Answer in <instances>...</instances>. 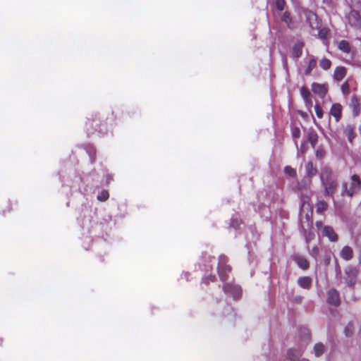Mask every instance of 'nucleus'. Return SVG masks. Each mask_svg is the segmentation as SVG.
<instances>
[{
  "label": "nucleus",
  "mask_w": 361,
  "mask_h": 361,
  "mask_svg": "<svg viewBox=\"0 0 361 361\" xmlns=\"http://www.w3.org/2000/svg\"><path fill=\"white\" fill-rule=\"evenodd\" d=\"M320 179L325 195L332 196L337 188V180L333 176L331 171L328 168L323 169L320 173Z\"/></svg>",
  "instance_id": "obj_1"
},
{
  "label": "nucleus",
  "mask_w": 361,
  "mask_h": 361,
  "mask_svg": "<svg viewBox=\"0 0 361 361\" xmlns=\"http://www.w3.org/2000/svg\"><path fill=\"white\" fill-rule=\"evenodd\" d=\"M361 188V180L357 175H353L350 178V185L343 183L342 185L341 195L352 197L357 193Z\"/></svg>",
  "instance_id": "obj_2"
},
{
  "label": "nucleus",
  "mask_w": 361,
  "mask_h": 361,
  "mask_svg": "<svg viewBox=\"0 0 361 361\" xmlns=\"http://www.w3.org/2000/svg\"><path fill=\"white\" fill-rule=\"evenodd\" d=\"M228 259L224 255H220L218 263V274L221 281L224 283L228 280V274L231 271V268L227 264Z\"/></svg>",
  "instance_id": "obj_3"
},
{
  "label": "nucleus",
  "mask_w": 361,
  "mask_h": 361,
  "mask_svg": "<svg viewBox=\"0 0 361 361\" xmlns=\"http://www.w3.org/2000/svg\"><path fill=\"white\" fill-rule=\"evenodd\" d=\"M223 290L226 294L231 295L235 300L238 299L242 293L239 286L228 282L224 284Z\"/></svg>",
  "instance_id": "obj_4"
},
{
  "label": "nucleus",
  "mask_w": 361,
  "mask_h": 361,
  "mask_svg": "<svg viewBox=\"0 0 361 361\" xmlns=\"http://www.w3.org/2000/svg\"><path fill=\"white\" fill-rule=\"evenodd\" d=\"M347 18L350 26L354 27H359L361 26V16L357 11L355 10L350 11Z\"/></svg>",
  "instance_id": "obj_5"
},
{
  "label": "nucleus",
  "mask_w": 361,
  "mask_h": 361,
  "mask_svg": "<svg viewBox=\"0 0 361 361\" xmlns=\"http://www.w3.org/2000/svg\"><path fill=\"white\" fill-rule=\"evenodd\" d=\"M327 302L329 304L338 306L340 304V298L338 292L332 288L328 291Z\"/></svg>",
  "instance_id": "obj_6"
},
{
  "label": "nucleus",
  "mask_w": 361,
  "mask_h": 361,
  "mask_svg": "<svg viewBox=\"0 0 361 361\" xmlns=\"http://www.w3.org/2000/svg\"><path fill=\"white\" fill-rule=\"evenodd\" d=\"M312 92L317 94L320 98H324L327 93V87L324 85L313 82L312 85Z\"/></svg>",
  "instance_id": "obj_7"
},
{
  "label": "nucleus",
  "mask_w": 361,
  "mask_h": 361,
  "mask_svg": "<svg viewBox=\"0 0 361 361\" xmlns=\"http://www.w3.org/2000/svg\"><path fill=\"white\" fill-rule=\"evenodd\" d=\"M357 273V270L354 268L349 267L345 270L346 282L349 286H353L355 284Z\"/></svg>",
  "instance_id": "obj_8"
},
{
  "label": "nucleus",
  "mask_w": 361,
  "mask_h": 361,
  "mask_svg": "<svg viewBox=\"0 0 361 361\" xmlns=\"http://www.w3.org/2000/svg\"><path fill=\"white\" fill-rule=\"evenodd\" d=\"M292 258L300 269L305 270L309 267V263L305 257L295 254Z\"/></svg>",
  "instance_id": "obj_9"
},
{
  "label": "nucleus",
  "mask_w": 361,
  "mask_h": 361,
  "mask_svg": "<svg viewBox=\"0 0 361 361\" xmlns=\"http://www.w3.org/2000/svg\"><path fill=\"white\" fill-rule=\"evenodd\" d=\"M323 235L326 236L331 241L335 242L337 240L338 237L333 228L330 226H325L323 228Z\"/></svg>",
  "instance_id": "obj_10"
},
{
  "label": "nucleus",
  "mask_w": 361,
  "mask_h": 361,
  "mask_svg": "<svg viewBox=\"0 0 361 361\" xmlns=\"http://www.w3.org/2000/svg\"><path fill=\"white\" fill-rule=\"evenodd\" d=\"M298 284L304 289H309L311 287L312 279L310 276L299 277Z\"/></svg>",
  "instance_id": "obj_11"
},
{
  "label": "nucleus",
  "mask_w": 361,
  "mask_h": 361,
  "mask_svg": "<svg viewBox=\"0 0 361 361\" xmlns=\"http://www.w3.org/2000/svg\"><path fill=\"white\" fill-rule=\"evenodd\" d=\"M341 257L345 261L350 260L353 257V249L349 246H344L341 251Z\"/></svg>",
  "instance_id": "obj_12"
},
{
  "label": "nucleus",
  "mask_w": 361,
  "mask_h": 361,
  "mask_svg": "<svg viewBox=\"0 0 361 361\" xmlns=\"http://www.w3.org/2000/svg\"><path fill=\"white\" fill-rule=\"evenodd\" d=\"M302 353L299 349H289L287 352V357L291 361H297L301 357Z\"/></svg>",
  "instance_id": "obj_13"
},
{
  "label": "nucleus",
  "mask_w": 361,
  "mask_h": 361,
  "mask_svg": "<svg viewBox=\"0 0 361 361\" xmlns=\"http://www.w3.org/2000/svg\"><path fill=\"white\" fill-rule=\"evenodd\" d=\"M341 105L339 104H334L331 108V114L335 117L336 121H338L341 116Z\"/></svg>",
  "instance_id": "obj_14"
},
{
  "label": "nucleus",
  "mask_w": 361,
  "mask_h": 361,
  "mask_svg": "<svg viewBox=\"0 0 361 361\" xmlns=\"http://www.w3.org/2000/svg\"><path fill=\"white\" fill-rule=\"evenodd\" d=\"M301 206H300V216L302 218V214L305 212V210L309 211L310 209V204L309 202V197H301Z\"/></svg>",
  "instance_id": "obj_15"
},
{
  "label": "nucleus",
  "mask_w": 361,
  "mask_h": 361,
  "mask_svg": "<svg viewBox=\"0 0 361 361\" xmlns=\"http://www.w3.org/2000/svg\"><path fill=\"white\" fill-rule=\"evenodd\" d=\"M304 44L302 42H296L293 47V55L295 58H299L302 53Z\"/></svg>",
  "instance_id": "obj_16"
},
{
  "label": "nucleus",
  "mask_w": 361,
  "mask_h": 361,
  "mask_svg": "<svg viewBox=\"0 0 361 361\" xmlns=\"http://www.w3.org/2000/svg\"><path fill=\"white\" fill-rule=\"evenodd\" d=\"M305 170L307 177L310 178L314 176L317 173V169L313 166V164L311 161H309L306 164Z\"/></svg>",
  "instance_id": "obj_17"
},
{
  "label": "nucleus",
  "mask_w": 361,
  "mask_h": 361,
  "mask_svg": "<svg viewBox=\"0 0 361 361\" xmlns=\"http://www.w3.org/2000/svg\"><path fill=\"white\" fill-rule=\"evenodd\" d=\"M345 75V68L344 67H337L334 71L335 80L340 81L343 79Z\"/></svg>",
  "instance_id": "obj_18"
},
{
  "label": "nucleus",
  "mask_w": 361,
  "mask_h": 361,
  "mask_svg": "<svg viewBox=\"0 0 361 361\" xmlns=\"http://www.w3.org/2000/svg\"><path fill=\"white\" fill-rule=\"evenodd\" d=\"M318 135L317 133L314 130H310L307 133V140L310 142L312 146L314 147L317 142Z\"/></svg>",
  "instance_id": "obj_19"
},
{
  "label": "nucleus",
  "mask_w": 361,
  "mask_h": 361,
  "mask_svg": "<svg viewBox=\"0 0 361 361\" xmlns=\"http://www.w3.org/2000/svg\"><path fill=\"white\" fill-rule=\"evenodd\" d=\"M344 133L347 136L348 141L350 142L355 137L356 134L354 132V128L350 125H348L345 127Z\"/></svg>",
  "instance_id": "obj_20"
},
{
  "label": "nucleus",
  "mask_w": 361,
  "mask_h": 361,
  "mask_svg": "<svg viewBox=\"0 0 361 361\" xmlns=\"http://www.w3.org/2000/svg\"><path fill=\"white\" fill-rule=\"evenodd\" d=\"M311 178H305L300 183H298V189L302 191L303 189L309 188L311 185Z\"/></svg>",
  "instance_id": "obj_21"
},
{
  "label": "nucleus",
  "mask_w": 361,
  "mask_h": 361,
  "mask_svg": "<svg viewBox=\"0 0 361 361\" xmlns=\"http://www.w3.org/2000/svg\"><path fill=\"white\" fill-rule=\"evenodd\" d=\"M338 47L341 51L347 54L349 53L351 49L350 44L345 40L340 41L338 42Z\"/></svg>",
  "instance_id": "obj_22"
},
{
  "label": "nucleus",
  "mask_w": 361,
  "mask_h": 361,
  "mask_svg": "<svg viewBox=\"0 0 361 361\" xmlns=\"http://www.w3.org/2000/svg\"><path fill=\"white\" fill-rule=\"evenodd\" d=\"M314 352L316 357H319L324 352V345L321 343H317L314 345Z\"/></svg>",
  "instance_id": "obj_23"
},
{
  "label": "nucleus",
  "mask_w": 361,
  "mask_h": 361,
  "mask_svg": "<svg viewBox=\"0 0 361 361\" xmlns=\"http://www.w3.org/2000/svg\"><path fill=\"white\" fill-rule=\"evenodd\" d=\"M316 64H317V61L314 59V58L311 57V59L309 60L308 66H307V68L305 71V73L306 75L310 74V73L312 71V69L316 66Z\"/></svg>",
  "instance_id": "obj_24"
},
{
  "label": "nucleus",
  "mask_w": 361,
  "mask_h": 361,
  "mask_svg": "<svg viewBox=\"0 0 361 361\" xmlns=\"http://www.w3.org/2000/svg\"><path fill=\"white\" fill-rule=\"evenodd\" d=\"M331 61L329 59H326V58H324L322 59L320 62H319V65L320 66L324 69V70H328L331 67Z\"/></svg>",
  "instance_id": "obj_25"
},
{
  "label": "nucleus",
  "mask_w": 361,
  "mask_h": 361,
  "mask_svg": "<svg viewBox=\"0 0 361 361\" xmlns=\"http://www.w3.org/2000/svg\"><path fill=\"white\" fill-rule=\"evenodd\" d=\"M327 209V203L324 201H319L317 204V212L322 213Z\"/></svg>",
  "instance_id": "obj_26"
},
{
  "label": "nucleus",
  "mask_w": 361,
  "mask_h": 361,
  "mask_svg": "<svg viewBox=\"0 0 361 361\" xmlns=\"http://www.w3.org/2000/svg\"><path fill=\"white\" fill-rule=\"evenodd\" d=\"M109 197V192L107 190H102L101 191L98 195H97V200H99V201H106V200H108Z\"/></svg>",
  "instance_id": "obj_27"
},
{
  "label": "nucleus",
  "mask_w": 361,
  "mask_h": 361,
  "mask_svg": "<svg viewBox=\"0 0 361 361\" xmlns=\"http://www.w3.org/2000/svg\"><path fill=\"white\" fill-rule=\"evenodd\" d=\"M353 324L349 323L344 329V334L347 337H350L353 335Z\"/></svg>",
  "instance_id": "obj_28"
},
{
  "label": "nucleus",
  "mask_w": 361,
  "mask_h": 361,
  "mask_svg": "<svg viewBox=\"0 0 361 361\" xmlns=\"http://www.w3.org/2000/svg\"><path fill=\"white\" fill-rule=\"evenodd\" d=\"M284 173L291 177L296 176V171L289 166H287L284 168Z\"/></svg>",
  "instance_id": "obj_29"
},
{
  "label": "nucleus",
  "mask_w": 361,
  "mask_h": 361,
  "mask_svg": "<svg viewBox=\"0 0 361 361\" xmlns=\"http://www.w3.org/2000/svg\"><path fill=\"white\" fill-rule=\"evenodd\" d=\"M300 94L303 100L310 98V92L308 89L305 87L300 89Z\"/></svg>",
  "instance_id": "obj_30"
},
{
  "label": "nucleus",
  "mask_w": 361,
  "mask_h": 361,
  "mask_svg": "<svg viewBox=\"0 0 361 361\" xmlns=\"http://www.w3.org/2000/svg\"><path fill=\"white\" fill-rule=\"evenodd\" d=\"M286 5L285 0H276V6L278 10L283 11Z\"/></svg>",
  "instance_id": "obj_31"
},
{
  "label": "nucleus",
  "mask_w": 361,
  "mask_h": 361,
  "mask_svg": "<svg viewBox=\"0 0 361 361\" xmlns=\"http://www.w3.org/2000/svg\"><path fill=\"white\" fill-rule=\"evenodd\" d=\"M240 221L236 217H233L231 221V226L234 228H238L240 226Z\"/></svg>",
  "instance_id": "obj_32"
},
{
  "label": "nucleus",
  "mask_w": 361,
  "mask_h": 361,
  "mask_svg": "<svg viewBox=\"0 0 361 361\" xmlns=\"http://www.w3.org/2000/svg\"><path fill=\"white\" fill-rule=\"evenodd\" d=\"M315 113L318 118H321L323 116V111L321 106L319 104L314 106Z\"/></svg>",
  "instance_id": "obj_33"
},
{
  "label": "nucleus",
  "mask_w": 361,
  "mask_h": 361,
  "mask_svg": "<svg viewBox=\"0 0 361 361\" xmlns=\"http://www.w3.org/2000/svg\"><path fill=\"white\" fill-rule=\"evenodd\" d=\"M292 135L293 138H298L300 135V130L299 128L295 127L292 129Z\"/></svg>",
  "instance_id": "obj_34"
},
{
  "label": "nucleus",
  "mask_w": 361,
  "mask_h": 361,
  "mask_svg": "<svg viewBox=\"0 0 361 361\" xmlns=\"http://www.w3.org/2000/svg\"><path fill=\"white\" fill-rule=\"evenodd\" d=\"M351 103H352V105L353 106V107L359 106V101H358L357 97L355 95L352 97Z\"/></svg>",
  "instance_id": "obj_35"
},
{
  "label": "nucleus",
  "mask_w": 361,
  "mask_h": 361,
  "mask_svg": "<svg viewBox=\"0 0 361 361\" xmlns=\"http://www.w3.org/2000/svg\"><path fill=\"white\" fill-rule=\"evenodd\" d=\"M282 20L284 21L286 23H288L290 21V16L288 12H285L282 16Z\"/></svg>",
  "instance_id": "obj_36"
},
{
  "label": "nucleus",
  "mask_w": 361,
  "mask_h": 361,
  "mask_svg": "<svg viewBox=\"0 0 361 361\" xmlns=\"http://www.w3.org/2000/svg\"><path fill=\"white\" fill-rule=\"evenodd\" d=\"M304 102H305V106H307V108L308 109H310L311 107L312 106V101L311 98L305 99Z\"/></svg>",
  "instance_id": "obj_37"
},
{
  "label": "nucleus",
  "mask_w": 361,
  "mask_h": 361,
  "mask_svg": "<svg viewBox=\"0 0 361 361\" xmlns=\"http://www.w3.org/2000/svg\"><path fill=\"white\" fill-rule=\"evenodd\" d=\"M341 90H342V92L343 94H347L348 93V91H349V87H348V85L347 83H344L342 87H341Z\"/></svg>",
  "instance_id": "obj_38"
},
{
  "label": "nucleus",
  "mask_w": 361,
  "mask_h": 361,
  "mask_svg": "<svg viewBox=\"0 0 361 361\" xmlns=\"http://www.w3.org/2000/svg\"><path fill=\"white\" fill-rule=\"evenodd\" d=\"M214 279H215V276L211 275L209 277L203 279V282L205 283H207L208 281H213Z\"/></svg>",
  "instance_id": "obj_39"
},
{
  "label": "nucleus",
  "mask_w": 361,
  "mask_h": 361,
  "mask_svg": "<svg viewBox=\"0 0 361 361\" xmlns=\"http://www.w3.org/2000/svg\"><path fill=\"white\" fill-rule=\"evenodd\" d=\"M293 300H294V302H295L297 303H300L302 302V297L300 295L295 296Z\"/></svg>",
  "instance_id": "obj_40"
},
{
  "label": "nucleus",
  "mask_w": 361,
  "mask_h": 361,
  "mask_svg": "<svg viewBox=\"0 0 361 361\" xmlns=\"http://www.w3.org/2000/svg\"><path fill=\"white\" fill-rule=\"evenodd\" d=\"M300 150L302 153H304L306 150V143L303 142L300 145Z\"/></svg>",
  "instance_id": "obj_41"
},
{
  "label": "nucleus",
  "mask_w": 361,
  "mask_h": 361,
  "mask_svg": "<svg viewBox=\"0 0 361 361\" xmlns=\"http://www.w3.org/2000/svg\"><path fill=\"white\" fill-rule=\"evenodd\" d=\"M359 113V109L357 106L353 107V114L355 116H357Z\"/></svg>",
  "instance_id": "obj_42"
},
{
  "label": "nucleus",
  "mask_w": 361,
  "mask_h": 361,
  "mask_svg": "<svg viewBox=\"0 0 361 361\" xmlns=\"http://www.w3.org/2000/svg\"><path fill=\"white\" fill-rule=\"evenodd\" d=\"M302 331H303V333L306 335V338H309V333H308L307 329H303Z\"/></svg>",
  "instance_id": "obj_43"
},
{
  "label": "nucleus",
  "mask_w": 361,
  "mask_h": 361,
  "mask_svg": "<svg viewBox=\"0 0 361 361\" xmlns=\"http://www.w3.org/2000/svg\"><path fill=\"white\" fill-rule=\"evenodd\" d=\"M307 18H310V19H311L312 18H317V16L314 13H310V15L307 16Z\"/></svg>",
  "instance_id": "obj_44"
},
{
  "label": "nucleus",
  "mask_w": 361,
  "mask_h": 361,
  "mask_svg": "<svg viewBox=\"0 0 361 361\" xmlns=\"http://www.w3.org/2000/svg\"><path fill=\"white\" fill-rule=\"evenodd\" d=\"M319 35H321V36H320L321 38H324L325 36H324V34H322V31L319 32Z\"/></svg>",
  "instance_id": "obj_45"
},
{
  "label": "nucleus",
  "mask_w": 361,
  "mask_h": 361,
  "mask_svg": "<svg viewBox=\"0 0 361 361\" xmlns=\"http://www.w3.org/2000/svg\"><path fill=\"white\" fill-rule=\"evenodd\" d=\"M319 35H321V36H320L321 38H324L325 36H324V34H322V31L319 32Z\"/></svg>",
  "instance_id": "obj_46"
},
{
  "label": "nucleus",
  "mask_w": 361,
  "mask_h": 361,
  "mask_svg": "<svg viewBox=\"0 0 361 361\" xmlns=\"http://www.w3.org/2000/svg\"><path fill=\"white\" fill-rule=\"evenodd\" d=\"M330 1H331V0H324V2H326V3H328V2H329Z\"/></svg>",
  "instance_id": "obj_47"
}]
</instances>
